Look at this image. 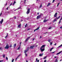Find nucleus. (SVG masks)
I'll return each instance as SVG.
<instances>
[{
    "label": "nucleus",
    "mask_w": 62,
    "mask_h": 62,
    "mask_svg": "<svg viewBox=\"0 0 62 62\" xmlns=\"http://www.w3.org/2000/svg\"><path fill=\"white\" fill-rule=\"evenodd\" d=\"M29 47L27 48V49H26V50H25L24 51V54H26L27 52L29 51Z\"/></svg>",
    "instance_id": "f257e3e1"
},
{
    "label": "nucleus",
    "mask_w": 62,
    "mask_h": 62,
    "mask_svg": "<svg viewBox=\"0 0 62 62\" xmlns=\"http://www.w3.org/2000/svg\"><path fill=\"white\" fill-rule=\"evenodd\" d=\"M30 8H28L27 12V14H29L30 13Z\"/></svg>",
    "instance_id": "f03ea898"
},
{
    "label": "nucleus",
    "mask_w": 62,
    "mask_h": 62,
    "mask_svg": "<svg viewBox=\"0 0 62 62\" xmlns=\"http://www.w3.org/2000/svg\"><path fill=\"white\" fill-rule=\"evenodd\" d=\"M5 49H8L9 48V47L8 45H7L5 47Z\"/></svg>",
    "instance_id": "7ed1b4c3"
},
{
    "label": "nucleus",
    "mask_w": 62,
    "mask_h": 62,
    "mask_svg": "<svg viewBox=\"0 0 62 62\" xmlns=\"http://www.w3.org/2000/svg\"><path fill=\"white\" fill-rule=\"evenodd\" d=\"M34 47H35L34 46H30V48L31 49H34Z\"/></svg>",
    "instance_id": "20e7f679"
},
{
    "label": "nucleus",
    "mask_w": 62,
    "mask_h": 62,
    "mask_svg": "<svg viewBox=\"0 0 62 62\" xmlns=\"http://www.w3.org/2000/svg\"><path fill=\"white\" fill-rule=\"evenodd\" d=\"M31 38V37H29L27 39H26V40L25 41V42H26L27 41H28V40L29 39H30Z\"/></svg>",
    "instance_id": "39448f33"
},
{
    "label": "nucleus",
    "mask_w": 62,
    "mask_h": 62,
    "mask_svg": "<svg viewBox=\"0 0 62 62\" xmlns=\"http://www.w3.org/2000/svg\"><path fill=\"white\" fill-rule=\"evenodd\" d=\"M43 49V48H40V50L41 52H43V51H44V50H45L44 48L43 49Z\"/></svg>",
    "instance_id": "423d86ee"
},
{
    "label": "nucleus",
    "mask_w": 62,
    "mask_h": 62,
    "mask_svg": "<svg viewBox=\"0 0 62 62\" xmlns=\"http://www.w3.org/2000/svg\"><path fill=\"white\" fill-rule=\"evenodd\" d=\"M18 28H20L21 27V24H20L19 25H18V26L17 27Z\"/></svg>",
    "instance_id": "0eeeda50"
},
{
    "label": "nucleus",
    "mask_w": 62,
    "mask_h": 62,
    "mask_svg": "<svg viewBox=\"0 0 62 62\" xmlns=\"http://www.w3.org/2000/svg\"><path fill=\"white\" fill-rule=\"evenodd\" d=\"M48 19L47 20H43V23H46V22H47V21H48Z\"/></svg>",
    "instance_id": "6e6552de"
},
{
    "label": "nucleus",
    "mask_w": 62,
    "mask_h": 62,
    "mask_svg": "<svg viewBox=\"0 0 62 62\" xmlns=\"http://www.w3.org/2000/svg\"><path fill=\"white\" fill-rule=\"evenodd\" d=\"M62 53V51H60V52H59L58 53H57L56 54V55H58V54H61V53Z\"/></svg>",
    "instance_id": "1a4fd4ad"
},
{
    "label": "nucleus",
    "mask_w": 62,
    "mask_h": 62,
    "mask_svg": "<svg viewBox=\"0 0 62 62\" xmlns=\"http://www.w3.org/2000/svg\"><path fill=\"white\" fill-rule=\"evenodd\" d=\"M57 13L56 12L55 13V14L54 15V17H56L57 16Z\"/></svg>",
    "instance_id": "9d476101"
},
{
    "label": "nucleus",
    "mask_w": 62,
    "mask_h": 62,
    "mask_svg": "<svg viewBox=\"0 0 62 62\" xmlns=\"http://www.w3.org/2000/svg\"><path fill=\"white\" fill-rule=\"evenodd\" d=\"M39 27H38L36 29H35L34 30V32H35V31H36L37 30H39Z\"/></svg>",
    "instance_id": "9b49d317"
},
{
    "label": "nucleus",
    "mask_w": 62,
    "mask_h": 62,
    "mask_svg": "<svg viewBox=\"0 0 62 62\" xmlns=\"http://www.w3.org/2000/svg\"><path fill=\"white\" fill-rule=\"evenodd\" d=\"M40 18V17L39 16H37L36 18L37 19H39Z\"/></svg>",
    "instance_id": "f8f14e48"
},
{
    "label": "nucleus",
    "mask_w": 62,
    "mask_h": 62,
    "mask_svg": "<svg viewBox=\"0 0 62 62\" xmlns=\"http://www.w3.org/2000/svg\"><path fill=\"white\" fill-rule=\"evenodd\" d=\"M43 53H42L41 54L40 53L39 55V56H42L43 55Z\"/></svg>",
    "instance_id": "ddd939ff"
},
{
    "label": "nucleus",
    "mask_w": 62,
    "mask_h": 62,
    "mask_svg": "<svg viewBox=\"0 0 62 62\" xmlns=\"http://www.w3.org/2000/svg\"><path fill=\"white\" fill-rule=\"evenodd\" d=\"M45 45H42L41 47V48H44V47H45Z\"/></svg>",
    "instance_id": "4468645a"
},
{
    "label": "nucleus",
    "mask_w": 62,
    "mask_h": 62,
    "mask_svg": "<svg viewBox=\"0 0 62 62\" xmlns=\"http://www.w3.org/2000/svg\"><path fill=\"white\" fill-rule=\"evenodd\" d=\"M3 19H2L1 20V21H0V23H1V24H2V23H3Z\"/></svg>",
    "instance_id": "2eb2a0df"
},
{
    "label": "nucleus",
    "mask_w": 62,
    "mask_h": 62,
    "mask_svg": "<svg viewBox=\"0 0 62 62\" xmlns=\"http://www.w3.org/2000/svg\"><path fill=\"white\" fill-rule=\"evenodd\" d=\"M16 46V44H15L14 45V48H15Z\"/></svg>",
    "instance_id": "dca6fc26"
},
{
    "label": "nucleus",
    "mask_w": 62,
    "mask_h": 62,
    "mask_svg": "<svg viewBox=\"0 0 62 62\" xmlns=\"http://www.w3.org/2000/svg\"><path fill=\"white\" fill-rule=\"evenodd\" d=\"M7 36H6L5 37V38H7V37H8V33H7Z\"/></svg>",
    "instance_id": "f3484780"
},
{
    "label": "nucleus",
    "mask_w": 62,
    "mask_h": 62,
    "mask_svg": "<svg viewBox=\"0 0 62 62\" xmlns=\"http://www.w3.org/2000/svg\"><path fill=\"white\" fill-rule=\"evenodd\" d=\"M62 47V44L60 45V46H59L58 48H60V47Z\"/></svg>",
    "instance_id": "a211bd4d"
},
{
    "label": "nucleus",
    "mask_w": 62,
    "mask_h": 62,
    "mask_svg": "<svg viewBox=\"0 0 62 62\" xmlns=\"http://www.w3.org/2000/svg\"><path fill=\"white\" fill-rule=\"evenodd\" d=\"M51 3H48V4L47 5V7H48L50 5Z\"/></svg>",
    "instance_id": "6ab92c4d"
},
{
    "label": "nucleus",
    "mask_w": 62,
    "mask_h": 62,
    "mask_svg": "<svg viewBox=\"0 0 62 62\" xmlns=\"http://www.w3.org/2000/svg\"><path fill=\"white\" fill-rule=\"evenodd\" d=\"M56 21V19H55L53 21V23H54V22H55V21Z\"/></svg>",
    "instance_id": "aec40b11"
},
{
    "label": "nucleus",
    "mask_w": 62,
    "mask_h": 62,
    "mask_svg": "<svg viewBox=\"0 0 62 62\" xmlns=\"http://www.w3.org/2000/svg\"><path fill=\"white\" fill-rule=\"evenodd\" d=\"M20 47H21V46H19L17 49V50H19V49H20V48H21Z\"/></svg>",
    "instance_id": "412c9836"
},
{
    "label": "nucleus",
    "mask_w": 62,
    "mask_h": 62,
    "mask_svg": "<svg viewBox=\"0 0 62 62\" xmlns=\"http://www.w3.org/2000/svg\"><path fill=\"white\" fill-rule=\"evenodd\" d=\"M42 7V4H41L39 7V8H41Z\"/></svg>",
    "instance_id": "4be33fe9"
},
{
    "label": "nucleus",
    "mask_w": 62,
    "mask_h": 62,
    "mask_svg": "<svg viewBox=\"0 0 62 62\" xmlns=\"http://www.w3.org/2000/svg\"><path fill=\"white\" fill-rule=\"evenodd\" d=\"M3 58H5V54H4L3 55Z\"/></svg>",
    "instance_id": "5701e85b"
},
{
    "label": "nucleus",
    "mask_w": 62,
    "mask_h": 62,
    "mask_svg": "<svg viewBox=\"0 0 62 62\" xmlns=\"http://www.w3.org/2000/svg\"><path fill=\"white\" fill-rule=\"evenodd\" d=\"M60 16H59V17H56V19H59V18H60Z\"/></svg>",
    "instance_id": "b1692460"
},
{
    "label": "nucleus",
    "mask_w": 62,
    "mask_h": 62,
    "mask_svg": "<svg viewBox=\"0 0 62 62\" xmlns=\"http://www.w3.org/2000/svg\"><path fill=\"white\" fill-rule=\"evenodd\" d=\"M25 54L26 56H27V54L25 53Z\"/></svg>",
    "instance_id": "393cba45"
},
{
    "label": "nucleus",
    "mask_w": 62,
    "mask_h": 62,
    "mask_svg": "<svg viewBox=\"0 0 62 62\" xmlns=\"http://www.w3.org/2000/svg\"><path fill=\"white\" fill-rule=\"evenodd\" d=\"M51 39H48V42H50L51 41Z\"/></svg>",
    "instance_id": "a878e982"
},
{
    "label": "nucleus",
    "mask_w": 62,
    "mask_h": 62,
    "mask_svg": "<svg viewBox=\"0 0 62 62\" xmlns=\"http://www.w3.org/2000/svg\"><path fill=\"white\" fill-rule=\"evenodd\" d=\"M26 0H24V4H25V3L26 2Z\"/></svg>",
    "instance_id": "bb28decb"
},
{
    "label": "nucleus",
    "mask_w": 62,
    "mask_h": 62,
    "mask_svg": "<svg viewBox=\"0 0 62 62\" xmlns=\"http://www.w3.org/2000/svg\"><path fill=\"white\" fill-rule=\"evenodd\" d=\"M60 4V2H59V3L58 4L57 6V7H58V6H59V5Z\"/></svg>",
    "instance_id": "cd10ccee"
},
{
    "label": "nucleus",
    "mask_w": 62,
    "mask_h": 62,
    "mask_svg": "<svg viewBox=\"0 0 62 62\" xmlns=\"http://www.w3.org/2000/svg\"><path fill=\"white\" fill-rule=\"evenodd\" d=\"M50 45H51L53 44V42H50Z\"/></svg>",
    "instance_id": "c85d7f7f"
},
{
    "label": "nucleus",
    "mask_w": 62,
    "mask_h": 62,
    "mask_svg": "<svg viewBox=\"0 0 62 62\" xmlns=\"http://www.w3.org/2000/svg\"><path fill=\"white\" fill-rule=\"evenodd\" d=\"M21 54H20L19 55L17 56L18 57H19L20 56H21Z\"/></svg>",
    "instance_id": "c756f323"
},
{
    "label": "nucleus",
    "mask_w": 62,
    "mask_h": 62,
    "mask_svg": "<svg viewBox=\"0 0 62 62\" xmlns=\"http://www.w3.org/2000/svg\"><path fill=\"white\" fill-rule=\"evenodd\" d=\"M3 48L1 47H0V49H1V50H3Z\"/></svg>",
    "instance_id": "7c9ffc66"
},
{
    "label": "nucleus",
    "mask_w": 62,
    "mask_h": 62,
    "mask_svg": "<svg viewBox=\"0 0 62 62\" xmlns=\"http://www.w3.org/2000/svg\"><path fill=\"white\" fill-rule=\"evenodd\" d=\"M21 8V7H19L17 9H20Z\"/></svg>",
    "instance_id": "2f4dec72"
},
{
    "label": "nucleus",
    "mask_w": 62,
    "mask_h": 62,
    "mask_svg": "<svg viewBox=\"0 0 62 62\" xmlns=\"http://www.w3.org/2000/svg\"><path fill=\"white\" fill-rule=\"evenodd\" d=\"M14 59H13V60L12 61V62H14Z\"/></svg>",
    "instance_id": "473e14b6"
},
{
    "label": "nucleus",
    "mask_w": 62,
    "mask_h": 62,
    "mask_svg": "<svg viewBox=\"0 0 62 62\" xmlns=\"http://www.w3.org/2000/svg\"><path fill=\"white\" fill-rule=\"evenodd\" d=\"M52 28V27H50L48 29H51Z\"/></svg>",
    "instance_id": "72a5a7b5"
},
{
    "label": "nucleus",
    "mask_w": 62,
    "mask_h": 62,
    "mask_svg": "<svg viewBox=\"0 0 62 62\" xmlns=\"http://www.w3.org/2000/svg\"><path fill=\"white\" fill-rule=\"evenodd\" d=\"M27 24H26L25 25V27H26V26H27Z\"/></svg>",
    "instance_id": "f704fd0d"
},
{
    "label": "nucleus",
    "mask_w": 62,
    "mask_h": 62,
    "mask_svg": "<svg viewBox=\"0 0 62 62\" xmlns=\"http://www.w3.org/2000/svg\"><path fill=\"white\" fill-rule=\"evenodd\" d=\"M12 5V3H11L10 4V5L9 6H11Z\"/></svg>",
    "instance_id": "c9c22d12"
},
{
    "label": "nucleus",
    "mask_w": 62,
    "mask_h": 62,
    "mask_svg": "<svg viewBox=\"0 0 62 62\" xmlns=\"http://www.w3.org/2000/svg\"><path fill=\"white\" fill-rule=\"evenodd\" d=\"M6 59L7 60H8V58L7 57H6Z\"/></svg>",
    "instance_id": "e433bc0d"
},
{
    "label": "nucleus",
    "mask_w": 62,
    "mask_h": 62,
    "mask_svg": "<svg viewBox=\"0 0 62 62\" xmlns=\"http://www.w3.org/2000/svg\"><path fill=\"white\" fill-rule=\"evenodd\" d=\"M21 43H22V42H20V45L19 46H21Z\"/></svg>",
    "instance_id": "4c0bfd02"
},
{
    "label": "nucleus",
    "mask_w": 62,
    "mask_h": 62,
    "mask_svg": "<svg viewBox=\"0 0 62 62\" xmlns=\"http://www.w3.org/2000/svg\"><path fill=\"white\" fill-rule=\"evenodd\" d=\"M46 57H47V56H46L45 57H44V59H46Z\"/></svg>",
    "instance_id": "58836bf2"
},
{
    "label": "nucleus",
    "mask_w": 62,
    "mask_h": 62,
    "mask_svg": "<svg viewBox=\"0 0 62 62\" xmlns=\"http://www.w3.org/2000/svg\"><path fill=\"white\" fill-rule=\"evenodd\" d=\"M2 13H1L0 14V16H1V15H2Z\"/></svg>",
    "instance_id": "ea45409f"
},
{
    "label": "nucleus",
    "mask_w": 62,
    "mask_h": 62,
    "mask_svg": "<svg viewBox=\"0 0 62 62\" xmlns=\"http://www.w3.org/2000/svg\"><path fill=\"white\" fill-rule=\"evenodd\" d=\"M60 22H61V20H60V21L59 23H59H60Z\"/></svg>",
    "instance_id": "a19ab883"
},
{
    "label": "nucleus",
    "mask_w": 62,
    "mask_h": 62,
    "mask_svg": "<svg viewBox=\"0 0 62 62\" xmlns=\"http://www.w3.org/2000/svg\"><path fill=\"white\" fill-rule=\"evenodd\" d=\"M37 60H38V58H36V62H37Z\"/></svg>",
    "instance_id": "79ce46f5"
},
{
    "label": "nucleus",
    "mask_w": 62,
    "mask_h": 62,
    "mask_svg": "<svg viewBox=\"0 0 62 62\" xmlns=\"http://www.w3.org/2000/svg\"><path fill=\"white\" fill-rule=\"evenodd\" d=\"M41 16V14H40V15L39 16L40 17V16Z\"/></svg>",
    "instance_id": "37998d69"
},
{
    "label": "nucleus",
    "mask_w": 62,
    "mask_h": 62,
    "mask_svg": "<svg viewBox=\"0 0 62 62\" xmlns=\"http://www.w3.org/2000/svg\"><path fill=\"white\" fill-rule=\"evenodd\" d=\"M54 53H55V51L52 52V54H54Z\"/></svg>",
    "instance_id": "c03bdc74"
},
{
    "label": "nucleus",
    "mask_w": 62,
    "mask_h": 62,
    "mask_svg": "<svg viewBox=\"0 0 62 62\" xmlns=\"http://www.w3.org/2000/svg\"><path fill=\"white\" fill-rule=\"evenodd\" d=\"M12 47V45H11L10 46V48H11V47Z\"/></svg>",
    "instance_id": "a18cd8bd"
},
{
    "label": "nucleus",
    "mask_w": 62,
    "mask_h": 62,
    "mask_svg": "<svg viewBox=\"0 0 62 62\" xmlns=\"http://www.w3.org/2000/svg\"><path fill=\"white\" fill-rule=\"evenodd\" d=\"M48 33V32H46L44 34H46V33L47 34Z\"/></svg>",
    "instance_id": "49530a36"
},
{
    "label": "nucleus",
    "mask_w": 62,
    "mask_h": 62,
    "mask_svg": "<svg viewBox=\"0 0 62 62\" xmlns=\"http://www.w3.org/2000/svg\"><path fill=\"white\" fill-rule=\"evenodd\" d=\"M14 4H15V3H16V1H14Z\"/></svg>",
    "instance_id": "de8ad7c7"
},
{
    "label": "nucleus",
    "mask_w": 62,
    "mask_h": 62,
    "mask_svg": "<svg viewBox=\"0 0 62 62\" xmlns=\"http://www.w3.org/2000/svg\"><path fill=\"white\" fill-rule=\"evenodd\" d=\"M53 49H54V47H52L51 48V49L52 50Z\"/></svg>",
    "instance_id": "09e8293b"
},
{
    "label": "nucleus",
    "mask_w": 62,
    "mask_h": 62,
    "mask_svg": "<svg viewBox=\"0 0 62 62\" xmlns=\"http://www.w3.org/2000/svg\"><path fill=\"white\" fill-rule=\"evenodd\" d=\"M18 58V57H17V58H16V60Z\"/></svg>",
    "instance_id": "8fccbe9b"
},
{
    "label": "nucleus",
    "mask_w": 62,
    "mask_h": 62,
    "mask_svg": "<svg viewBox=\"0 0 62 62\" xmlns=\"http://www.w3.org/2000/svg\"><path fill=\"white\" fill-rule=\"evenodd\" d=\"M60 28H61V29H62V26H61L60 27Z\"/></svg>",
    "instance_id": "3c124183"
},
{
    "label": "nucleus",
    "mask_w": 62,
    "mask_h": 62,
    "mask_svg": "<svg viewBox=\"0 0 62 62\" xmlns=\"http://www.w3.org/2000/svg\"><path fill=\"white\" fill-rule=\"evenodd\" d=\"M46 61L47 60H45L44 61V62H46Z\"/></svg>",
    "instance_id": "603ef678"
},
{
    "label": "nucleus",
    "mask_w": 62,
    "mask_h": 62,
    "mask_svg": "<svg viewBox=\"0 0 62 62\" xmlns=\"http://www.w3.org/2000/svg\"><path fill=\"white\" fill-rule=\"evenodd\" d=\"M3 60H1L0 61V62H3Z\"/></svg>",
    "instance_id": "864d4df0"
},
{
    "label": "nucleus",
    "mask_w": 62,
    "mask_h": 62,
    "mask_svg": "<svg viewBox=\"0 0 62 62\" xmlns=\"http://www.w3.org/2000/svg\"><path fill=\"white\" fill-rule=\"evenodd\" d=\"M54 1H55V0H53V3H54Z\"/></svg>",
    "instance_id": "5fc2aeb1"
},
{
    "label": "nucleus",
    "mask_w": 62,
    "mask_h": 62,
    "mask_svg": "<svg viewBox=\"0 0 62 62\" xmlns=\"http://www.w3.org/2000/svg\"><path fill=\"white\" fill-rule=\"evenodd\" d=\"M52 50L51 49H50V52H51V51H52Z\"/></svg>",
    "instance_id": "6e6d98bb"
},
{
    "label": "nucleus",
    "mask_w": 62,
    "mask_h": 62,
    "mask_svg": "<svg viewBox=\"0 0 62 62\" xmlns=\"http://www.w3.org/2000/svg\"><path fill=\"white\" fill-rule=\"evenodd\" d=\"M16 16L14 17V19H16Z\"/></svg>",
    "instance_id": "4d7b16f0"
},
{
    "label": "nucleus",
    "mask_w": 62,
    "mask_h": 62,
    "mask_svg": "<svg viewBox=\"0 0 62 62\" xmlns=\"http://www.w3.org/2000/svg\"><path fill=\"white\" fill-rule=\"evenodd\" d=\"M56 45V43H55L54 44V45Z\"/></svg>",
    "instance_id": "13d9d810"
},
{
    "label": "nucleus",
    "mask_w": 62,
    "mask_h": 62,
    "mask_svg": "<svg viewBox=\"0 0 62 62\" xmlns=\"http://www.w3.org/2000/svg\"><path fill=\"white\" fill-rule=\"evenodd\" d=\"M35 40V38H33V39L32 40L33 41V40Z\"/></svg>",
    "instance_id": "bf43d9fd"
},
{
    "label": "nucleus",
    "mask_w": 62,
    "mask_h": 62,
    "mask_svg": "<svg viewBox=\"0 0 62 62\" xmlns=\"http://www.w3.org/2000/svg\"><path fill=\"white\" fill-rule=\"evenodd\" d=\"M37 62H39V60H38L37 61Z\"/></svg>",
    "instance_id": "052dcab7"
},
{
    "label": "nucleus",
    "mask_w": 62,
    "mask_h": 62,
    "mask_svg": "<svg viewBox=\"0 0 62 62\" xmlns=\"http://www.w3.org/2000/svg\"><path fill=\"white\" fill-rule=\"evenodd\" d=\"M7 10H8V7H7Z\"/></svg>",
    "instance_id": "680f3d73"
},
{
    "label": "nucleus",
    "mask_w": 62,
    "mask_h": 62,
    "mask_svg": "<svg viewBox=\"0 0 62 62\" xmlns=\"http://www.w3.org/2000/svg\"><path fill=\"white\" fill-rule=\"evenodd\" d=\"M7 3H6V5H5L6 6H7Z\"/></svg>",
    "instance_id": "e2e57ef3"
},
{
    "label": "nucleus",
    "mask_w": 62,
    "mask_h": 62,
    "mask_svg": "<svg viewBox=\"0 0 62 62\" xmlns=\"http://www.w3.org/2000/svg\"><path fill=\"white\" fill-rule=\"evenodd\" d=\"M54 58H56V56H55V57H54Z\"/></svg>",
    "instance_id": "0e129e2a"
},
{
    "label": "nucleus",
    "mask_w": 62,
    "mask_h": 62,
    "mask_svg": "<svg viewBox=\"0 0 62 62\" xmlns=\"http://www.w3.org/2000/svg\"><path fill=\"white\" fill-rule=\"evenodd\" d=\"M26 62H28V61L27 60H26Z\"/></svg>",
    "instance_id": "69168bd1"
},
{
    "label": "nucleus",
    "mask_w": 62,
    "mask_h": 62,
    "mask_svg": "<svg viewBox=\"0 0 62 62\" xmlns=\"http://www.w3.org/2000/svg\"><path fill=\"white\" fill-rule=\"evenodd\" d=\"M30 29H28V30H29Z\"/></svg>",
    "instance_id": "338daca9"
},
{
    "label": "nucleus",
    "mask_w": 62,
    "mask_h": 62,
    "mask_svg": "<svg viewBox=\"0 0 62 62\" xmlns=\"http://www.w3.org/2000/svg\"><path fill=\"white\" fill-rule=\"evenodd\" d=\"M41 38H42V37L41 36H40V39H41Z\"/></svg>",
    "instance_id": "774afa93"
}]
</instances>
